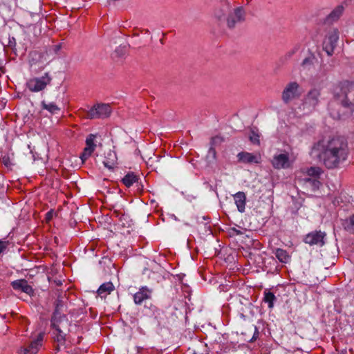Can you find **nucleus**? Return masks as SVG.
<instances>
[{"label":"nucleus","instance_id":"20","mask_svg":"<svg viewBox=\"0 0 354 354\" xmlns=\"http://www.w3.org/2000/svg\"><path fill=\"white\" fill-rule=\"evenodd\" d=\"M156 320L158 325L160 326H167L170 324L169 317H167L166 312L158 308L152 315Z\"/></svg>","mask_w":354,"mask_h":354},{"label":"nucleus","instance_id":"3","mask_svg":"<svg viewBox=\"0 0 354 354\" xmlns=\"http://www.w3.org/2000/svg\"><path fill=\"white\" fill-rule=\"evenodd\" d=\"M321 90L319 88H311L305 95L302 103L298 109L303 115H308L316 110L320 102Z\"/></svg>","mask_w":354,"mask_h":354},{"label":"nucleus","instance_id":"43","mask_svg":"<svg viewBox=\"0 0 354 354\" xmlns=\"http://www.w3.org/2000/svg\"><path fill=\"white\" fill-rule=\"evenodd\" d=\"M8 242L0 240V254L3 252L7 248Z\"/></svg>","mask_w":354,"mask_h":354},{"label":"nucleus","instance_id":"2","mask_svg":"<svg viewBox=\"0 0 354 354\" xmlns=\"http://www.w3.org/2000/svg\"><path fill=\"white\" fill-rule=\"evenodd\" d=\"M335 102L343 109L342 113L330 111L331 116L342 120L352 116L354 113V82L342 81L339 82L333 89Z\"/></svg>","mask_w":354,"mask_h":354},{"label":"nucleus","instance_id":"32","mask_svg":"<svg viewBox=\"0 0 354 354\" xmlns=\"http://www.w3.org/2000/svg\"><path fill=\"white\" fill-rule=\"evenodd\" d=\"M274 254L276 257L281 263H287L290 259V256L288 255L287 251L285 250L278 248L276 250Z\"/></svg>","mask_w":354,"mask_h":354},{"label":"nucleus","instance_id":"9","mask_svg":"<svg viewBox=\"0 0 354 354\" xmlns=\"http://www.w3.org/2000/svg\"><path fill=\"white\" fill-rule=\"evenodd\" d=\"M299 88L300 86L297 82H291L287 84L281 94L283 103L288 104L294 99L299 97L301 95Z\"/></svg>","mask_w":354,"mask_h":354},{"label":"nucleus","instance_id":"6","mask_svg":"<svg viewBox=\"0 0 354 354\" xmlns=\"http://www.w3.org/2000/svg\"><path fill=\"white\" fill-rule=\"evenodd\" d=\"M52 77L48 72L45 73L44 75L40 77H33L30 79L27 83V88L32 92H39L45 89L47 85L50 84Z\"/></svg>","mask_w":354,"mask_h":354},{"label":"nucleus","instance_id":"41","mask_svg":"<svg viewBox=\"0 0 354 354\" xmlns=\"http://www.w3.org/2000/svg\"><path fill=\"white\" fill-rule=\"evenodd\" d=\"M8 46L12 48L16 46V39L14 37H9Z\"/></svg>","mask_w":354,"mask_h":354},{"label":"nucleus","instance_id":"35","mask_svg":"<svg viewBox=\"0 0 354 354\" xmlns=\"http://www.w3.org/2000/svg\"><path fill=\"white\" fill-rule=\"evenodd\" d=\"M322 173V169L319 167H311L307 169L306 174L308 176L319 178Z\"/></svg>","mask_w":354,"mask_h":354},{"label":"nucleus","instance_id":"40","mask_svg":"<svg viewBox=\"0 0 354 354\" xmlns=\"http://www.w3.org/2000/svg\"><path fill=\"white\" fill-rule=\"evenodd\" d=\"M134 185L138 192H142L143 191L144 185L140 177H138V180L135 182Z\"/></svg>","mask_w":354,"mask_h":354},{"label":"nucleus","instance_id":"11","mask_svg":"<svg viewBox=\"0 0 354 354\" xmlns=\"http://www.w3.org/2000/svg\"><path fill=\"white\" fill-rule=\"evenodd\" d=\"M50 327L55 330L53 332V339L57 343L64 345L66 340L67 332H69V327L63 326L62 322H50Z\"/></svg>","mask_w":354,"mask_h":354},{"label":"nucleus","instance_id":"38","mask_svg":"<svg viewBox=\"0 0 354 354\" xmlns=\"http://www.w3.org/2000/svg\"><path fill=\"white\" fill-rule=\"evenodd\" d=\"M259 137L260 136L258 133L255 132L253 129L251 130L250 134L249 136V140L252 144L259 145H260Z\"/></svg>","mask_w":354,"mask_h":354},{"label":"nucleus","instance_id":"14","mask_svg":"<svg viewBox=\"0 0 354 354\" xmlns=\"http://www.w3.org/2000/svg\"><path fill=\"white\" fill-rule=\"evenodd\" d=\"M272 165L274 169H287L290 166V162L288 153H279L273 156L271 161Z\"/></svg>","mask_w":354,"mask_h":354},{"label":"nucleus","instance_id":"42","mask_svg":"<svg viewBox=\"0 0 354 354\" xmlns=\"http://www.w3.org/2000/svg\"><path fill=\"white\" fill-rule=\"evenodd\" d=\"M53 215H54V211L53 209H50L46 214V220L47 221H50L53 218Z\"/></svg>","mask_w":354,"mask_h":354},{"label":"nucleus","instance_id":"47","mask_svg":"<svg viewBox=\"0 0 354 354\" xmlns=\"http://www.w3.org/2000/svg\"><path fill=\"white\" fill-rule=\"evenodd\" d=\"M3 164H4L6 166H8V165H9V164H10V159H9V158H8V157H6V156H4V157L3 158Z\"/></svg>","mask_w":354,"mask_h":354},{"label":"nucleus","instance_id":"24","mask_svg":"<svg viewBox=\"0 0 354 354\" xmlns=\"http://www.w3.org/2000/svg\"><path fill=\"white\" fill-rule=\"evenodd\" d=\"M237 158L239 162L243 163H259V158L257 156L253 155L251 153L243 151L240 152L237 155Z\"/></svg>","mask_w":354,"mask_h":354},{"label":"nucleus","instance_id":"36","mask_svg":"<svg viewBox=\"0 0 354 354\" xmlns=\"http://www.w3.org/2000/svg\"><path fill=\"white\" fill-rule=\"evenodd\" d=\"M158 308L151 302H145L144 310L146 314L152 316L157 311Z\"/></svg>","mask_w":354,"mask_h":354},{"label":"nucleus","instance_id":"19","mask_svg":"<svg viewBox=\"0 0 354 354\" xmlns=\"http://www.w3.org/2000/svg\"><path fill=\"white\" fill-rule=\"evenodd\" d=\"M12 288L15 290H21L28 295H32L34 290L26 279L15 280L11 283Z\"/></svg>","mask_w":354,"mask_h":354},{"label":"nucleus","instance_id":"44","mask_svg":"<svg viewBox=\"0 0 354 354\" xmlns=\"http://www.w3.org/2000/svg\"><path fill=\"white\" fill-rule=\"evenodd\" d=\"M37 28H38V30L37 31H35V32H34V35L35 37H38L39 35H41V27L38 24H36L34 26H33V29L35 30Z\"/></svg>","mask_w":354,"mask_h":354},{"label":"nucleus","instance_id":"8","mask_svg":"<svg viewBox=\"0 0 354 354\" xmlns=\"http://www.w3.org/2000/svg\"><path fill=\"white\" fill-rule=\"evenodd\" d=\"M54 305L55 310L52 314L50 322H53V324H55V322H62L63 326H66V328L70 327L71 322L67 316L64 314H62V309L64 304L60 296L55 300Z\"/></svg>","mask_w":354,"mask_h":354},{"label":"nucleus","instance_id":"27","mask_svg":"<svg viewBox=\"0 0 354 354\" xmlns=\"http://www.w3.org/2000/svg\"><path fill=\"white\" fill-rule=\"evenodd\" d=\"M115 289V286H113V283L111 281L106 282L102 283L98 288L97 292V294L103 297V294L108 295L110 294L111 292H113Z\"/></svg>","mask_w":354,"mask_h":354},{"label":"nucleus","instance_id":"50","mask_svg":"<svg viewBox=\"0 0 354 354\" xmlns=\"http://www.w3.org/2000/svg\"><path fill=\"white\" fill-rule=\"evenodd\" d=\"M295 50H292V51H290V52L288 53V56L289 57H291V55H292V54H294V53H295Z\"/></svg>","mask_w":354,"mask_h":354},{"label":"nucleus","instance_id":"30","mask_svg":"<svg viewBox=\"0 0 354 354\" xmlns=\"http://www.w3.org/2000/svg\"><path fill=\"white\" fill-rule=\"evenodd\" d=\"M41 106L42 109L47 110L51 114H57L60 111V108L58 106H57L55 103H53V102L47 103L44 100H43L41 102Z\"/></svg>","mask_w":354,"mask_h":354},{"label":"nucleus","instance_id":"16","mask_svg":"<svg viewBox=\"0 0 354 354\" xmlns=\"http://www.w3.org/2000/svg\"><path fill=\"white\" fill-rule=\"evenodd\" d=\"M333 65L330 64H322L318 71L313 77L315 83H321L326 81L328 78V73L332 70Z\"/></svg>","mask_w":354,"mask_h":354},{"label":"nucleus","instance_id":"45","mask_svg":"<svg viewBox=\"0 0 354 354\" xmlns=\"http://www.w3.org/2000/svg\"><path fill=\"white\" fill-rule=\"evenodd\" d=\"M61 48V45L60 44H57V45H54L53 46L50 48V51L53 50L55 53H57L59 50Z\"/></svg>","mask_w":354,"mask_h":354},{"label":"nucleus","instance_id":"33","mask_svg":"<svg viewBox=\"0 0 354 354\" xmlns=\"http://www.w3.org/2000/svg\"><path fill=\"white\" fill-rule=\"evenodd\" d=\"M342 226L348 232H354V215L342 221Z\"/></svg>","mask_w":354,"mask_h":354},{"label":"nucleus","instance_id":"46","mask_svg":"<svg viewBox=\"0 0 354 354\" xmlns=\"http://www.w3.org/2000/svg\"><path fill=\"white\" fill-rule=\"evenodd\" d=\"M232 232H233V234H236V235H241L243 234V232H241L240 230H236V228L233 227L231 229Z\"/></svg>","mask_w":354,"mask_h":354},{"label":"nucleus","instance_id":"10","mask_svg":"<svg viewBox=\"0 0 354 354\" xmlns=\"http://www.w3.org/2000/svg\"><path fill=\"white\" fill-rule=\"evenodd\" d=\"M44 55L37 51H32L28 55V62L30 69L35 73H38L46 66L43 61Z\"/></svg>","mask_w":354,"mask_h":354},{"label":"nucleus","instance_id":"13","mask_svg":"<svg viewBox=\"0 0 354 354\" xmlns=\"http://www.w3.org/2000/svg\"><path fill=\"white\" fill-rule=\"evenodd\" d=\"M97 135L95 134H89L86 138V147L84 149L83 152L80 155V158L82 162H84L86 160H87L95 151L96 147V144L95 142V140Z\"/></svg>","mask_w":354,"mask_h":354},{"label":"nucleus","instance_id":"29","mask_svg":"<svg viewBox=\"0 0 354 354\" xmlns=\"http://www.w3.org/2000/svg\"><path fill=\"white\" fill-rule=\"evenodd\" d=\"M166 160H162V158L158 156H154L153 157H150L147 162V164L150 167H154L155 169L160 168L165 163Z\"/></svg>","mask_w":354,"mask_h":354},{"label":"nucleus","instance_id":"23","mask_svg":"<svg viewBox=\"0 0 354 354\" xmlns=\"http://www.w3.org/2000/svg\"><path fill=\"white\" fill-rule=\"evenodd\" d=\"M233 197L238 211L241 213L244 212L246 203V196L245 193L243 192H239L236 193Z\"/></svg>","mask_w":354,"mask_h":354},{"label":"nucleus","instance_id":"22","mask_svg":"<svg viewBox=\"0 0 354 354\" xmlns=\"http://www.w3.org/2000/svg\"><path fill=\"white\" fill-rule=\"evenodd\" d=\"M102 163L105 167L110 170H113L117 164L116 153L114 151L109 150L106 153Z\"/></svg>","mask_w":354,"mask_h":354},{"label":"nucleus","instance_id":"4","mask_svg":"<svg viewBox=\"0 0 354 354\" xmlns=\"http://www.w3.org/2000/svg\"><path fill=\"white\" fill-rule=\"evenodd\" d=\"M111 111L109 104H97L86 112L84 117L90 120L104 119L109 117Z\"/></svg>","mask_w":354,"mask_h":354},{"label":"nucleus","instance_id":"34","mask_svg":"<svg viewBox=\"0 0 354 354\" xmlns=\"http://www.w3.org/2000/svg\"><path fill=\"white\" fill-rule=\"evenodd\" d=\"M127 53L126 46H119L117 47L113 54L114 59H122L124 57Z\"/></svg>","mask_w":354,"mask_h":354},{"label":"nucleus","instance_id":"25","mask_svg":"<svg viewBox=\"0 0 354 354\" xmlns=\"http://www.w3.org/2000/svg\"><path fill=\"white\" fill-rule=\"evenodd\" d=\"M230 6L228 3H224L221 7L215 11V17L219 21H225Z\"/></svg>","mask_w":354,"mask_h":354},{"label":"nucleus","instance_id":"17","mask_svg":"<svg viewBox=\"0 0 354 354\" xmlns=\"http://www.w3.org/2000/svg\"><path fill=\"white\" fill-rule=\"evenodd\" d=\"M152 290L147 286H142L139 290L133 295V301L136 305H141L147 299H151Z\"/></svg>","mask_w":354,"mask_h":354},{"label":"nucleus","instance_id":"28","mask_svg":"<svg viewBox=\"0 0 354 354\" xmlns=\"http://www.w3.org/2000/svg\"><path fill=\"white\" fill-rule=\"evenodd\" d=\"M218 140H220V138L218 136L213 137L211 139V147H209L207 154L206 156V158L209 162H212L216 159V151L213 145L214 142H216Z\"/></svg>","mask_w":354,"mask_h":354},{"label":"nucleus","instance_id":"49","mask_svg":"<svg viewBox=\"0 0 354 354\" xmlns=\"http://www.w3.org/2000/svg\"><path fill=\"white\" fill-rule=\"evenodd\" d=\"M113 214H115L116 217H119L120 215V214L116 210L113 212Z\"/></svg>","mask_w":354,"mask_h":354},{"label":"nucleus","instance_id":"37","mask_svg":"<svg viewBox=\"0 0 354 354\" xmlns=\"http://www.w3.org/2000/svg\"><path fill=\"white\" fill-rule=\"evenodd\" d=\"M305 181L308 183L313 190L318 189L321 185L320 181L317 178H306Z\"/></svg>","mask_w":354,"mask_h":354},{"label":"nucleus","instance_id":"7","mask_svg":"<svg viewBox=\"0 0 354 354\" xmlns=\"http://www.w3.org/2000/svg\"><path fill=\"white\" fill-rule=\"evenodd\" d=\"M339 30L337 28H333L327 33L324 39L322 48L328 56H331L334 53L339 40Z\"/></svg>","mask_w":354,"mask_h":354},{"label":"nucleus","instance_id":"52","mask_svg":"<svg viewBox=\"0 0 354 354\" xmlns=\"http://www.w3.org/2000/svg\"><path fill=\"white\" fill-rule=\"evenodd\" d=\"M171 319H172V322H174V319H173L172 317L171 319L169 318L170 322L171 321Z\"/></svg>","mask_w":354,"mask_h":354},{"label":"nucleus","instance_id":"1","mask_svg":"<svg viewBox=\"0 0 354 354\" xmlns=\"http://www.w3.org/2000/svg\"><path fill=\"white\" fill-rule=\"evenodd\" d=\"M311 154L326 168L334 169L346 159L348 143L342 136L324 138L314 144Z\"/></svg>","mask_w":354,"mask_h":354},{"label":"nucleus","instance_id":"39","mask_svg":"<svg viewBox=\"0 0 354 354\" xmlns=\"http://www.w3.org/2000/svg\"><path fill=\"white\" fill-rule=\"evenodd\" d=\"M252 330H254V331L252 337L248 340L249 342H254L259 337V333L257 327L254 325H252L250 326V330L252 331Z\"/></svg>","mask_w":354,"mask_h":354},{"label":"nucleus","instance_id":"5","mask_svg":"<svg viewBox=\"0 0 354 354\" xmlns=\"http://www.w3.org/2000/svg\"><path fill=\"white\" fill-rule=\"evenodd\" d=\"M245 19V12L242 6H239L232 10L230 8L225 21L227 28L233 29L236 24L243 22Z\"/></svg>","mask_w":354,"mask_h":354},{"label":"nucleus","instance_id":"31","mask_svg":"<svg viewBox=\"0 0 354 354\" xmlns=\"http://www.w3.org/2000/svg\"><path fill=\"white\" fill-rule=\"evenodd\" d=\"M277 301V297L270 291H266L264 292V297H263V301L266 304H268L269 308H272L274 306V301Z\"/></svg>","mask_w":354,"mask_h":354},{"label":"nucleus","instance_id":"26","mask_svg":"<svg viewBox=\"0 0 354 354\" xmlns=\"http://www.w3.org/2000/svg\"><path fill=\"white\" fill-rule=\"evenodd\" d=\"M138 176L133 172H128L121 180L122 183L127 187H130L138 180Z\"/></svg>","mask_w":354,"mask_h":354},{"label":"nucleus","instance_id":"51","mask_svg":"<svg viewBox=\"0 0 354 354\" xmlns=\"http://www.w3.org/2000/svg\"><path fill=\"white\" fill-rule=\"evenodd\" d=\"M202 219H203V220H209V218L207 216H204L202 217Z\"/></svg>","mask_w":354,"mask_h":354},{"label":"nucleus","instance_id":"12","mask_svg":"<svg viewBox=\"0 0 354 354\" xmlns=\"http://www.w3.org/2000/svg\"><path fill=\"white\" fill-rule=\"evenodd\" d=\"M326 236L325 232L314 231L308 233L304 238V242L310 245H317L323 246L325 244L324 239Z\"/></svg>","mask_w":354,"mask_h":354},{"label":"nucleus","instance_id":"21","mask_svg":"<svg viewBox=\"0 0 354 354\" xmlns=\"http://www.w3.org/2000/svg\"><path fill=\"white\" fill-rule=\"evenodd\" d=\"M316 63H317V58L314 54L310 53L302 60L301 68L304 71H309L314 67Z\"/></svg>","mask_w":354,"mask_h":354},{"label":"nucleus","instance_id":"48","mask_svg":"<svg viewBox=\"0 0 354 354\" xmlns=\"http://www.w3.org/2000/svg\"><path fill=\"white\" fill-rule=\"evenodd\" d=\"M60 345L61 344L57 343V344L55 346V350L56 352H59L60 351Z\"/></svg>","mask_w":354,"mask_h":354},{"label":"nucleus","instance_id":"18","mask_svg":"<svg viewBox=\"0 0 354 354\" xmlns=\"http://www.w3.org/2000/svg\"><path fill=\"white\" fill-rule=\"evenodd\" d=\"M344 11V7L342 5L337 6L324 19V24H332L339 20Z\"/></svg>","mask_w":354,"mask_h":354},{"label":"nucleus","instance_id":"15","mask_svg":"<svg viewBox=\"0 0 354 354\" xmlns=\"http://www.w3.org/2000/svg\"><path fill=\"white\" fill-rule=\"evenodd\" d=\"M44 337V333H39L36 339L31 342L27 348H21L19 353L21 354H37L39 347L41 346Z\"/></svg>","mask_w":354,"mask_h":354}]
</instances>
